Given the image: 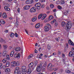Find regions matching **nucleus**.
I'll return each mask as SVG.
<instances>
[{
  "mask_svg": "<svg viewBox=\"0 0 74 74\" xmlns=\"http://www.w3.org/2000/svg\"><path fill=\"white\" fill-rule=\"evenodd\" d=\"M20 50H21V48L19 47H17L15 48V51L16 52L20 51Z\"/></svg>",
  "mask_w": 74,
  "mask_h": 74,
  "instance_id": "19",
  "label": "nucleus"
},
{
  "mask_svg": "<svg viewBox=\"0 0 74 74\" xmlns=\"http://www.w3.org/2000/svg\"><path fill=\"white\" fill-rule=\"evenodd\" d=\"M34 65V63L33 62H31L28 65V67L29 69H31L33 71L34 67H33V65Z\"/></svg>",
  "mask_w": 74,
  "mask_h": 74,
  "instance_id": "7",
  "label": "nucleus"
},
{
  "mask_svg": "<svg viewBox=\"0 0 74 74\" xmlns=\"http://www.w3.org/2000/svg\"><path fill=\"white\" fill-rule=\"evenodd\" d=\"M61 4H64L65 2L64 1V0H61Z\"/></svg>",
  "mask_w": 74,
  "mask_h": 74,
  "instance_id": "42",
  "label": "nucleus"
},
{
  "mask_svg": "<svg viewBox=\"0 0 74 74\" xmlns=\"http://www.w3.org/2000/svg\"><path fill=\"white\" fill-rule=\"evenodd\" d=\"M33 56V55L32 54H30L28 58V59H30L31 58H32Z\"/></svg>",
  "mask_w": 74,
  "mask_h": 74,
  "instance_id": "35",
  "label": "nucleus"
},
{
  "mask_svg": "<svg viewBox=\"0 0 74 74\" xmlns=\"http://www.w3.org/2000/svg\"><path fill=\"white\" fill-rule=\"evenodd\" d=\"M5 73H10V72L11 71L10 70V69L9 68H7L5 70Z\"/></svg>",
  "mask_w": 74,
  "mask_h": 74,
  "instance_id": "21",
  "label": "nucleus"
},
{
  "mask_svg": "<svg viewBox=\"0 0 74 74\" xmlns=\"http://www.w3.org/2000/svg\"><path fill=\"white\" fill-rule=\"evenodd\" d=\"M54 25L55 26L57 27V26H58V22L56 21L55 22Z\"/></svg>",
  "mask_w": 74,
  "mask_h": 74,
  "instance_id": "41",
  "label": "nucleus"
},
{
  "mask_svg": "<svg viewBox=\"0 0 74 74\" xmlns=\"http://www.w3.org/2000/svg\"><path fill=\"white\" fill-rule=\"evenodd\" d=\"M16 22L15 23V26L16 27L18 26V21H17V19H16Z\"/></svg>",
  "mask_w": 74,
  "mask_h": 74,
  "instance_id": "43",
  "label": "nucleus"
},
{
  "mask_svg": "<svg viewBox=\"0 0 74 74\" xmlns=\"http://www.w3.org/2000/svg\"><path fill=\"white\" fill-rule=\"evenodd\" d=\"M53 55H56V53H53L52 54Z\"/></svg>",
  "mask_w": 74,
  "mask_h": 74,
  "instance_id": "63",
  "label": "nucleus"
},
{
  "mask_svg": "<svg viewBox=\"0 0 74 74\" xmlns=\"http://www.w3.org/2000/svg\"><path fill=\"white\" fill-rule=\"evenodd\" d=\"M40 27V23H39L35 25V27L36 29H38Z\"/></svg>",
  "mask_w": 74,
  "mask_h": 74,
  "instance_id": "20",
  "label": "nucleus"
},
{
  "mask_svg": "<svg viewBox=\"0 0 74 74\" xmlns=\"http://www.w3.org/2000/svg\"><path fill=\"white\" fill-rule=\"evenodd\" d=\"M3 67V64L2 63H1L0 64V69H1Z\"/></svg>",
  "mask_w": 74,
  "mask_h": 74,
  "instance_id": "46",
  "label": "nucleus"
},
{
  "mask_svg": "<svg viewBox=\"0 0 74 74\" xmlns=\"http://www.w3.org/2000/svg\"><path fill=\"white\" fill-rule=\"evenodd\" d=\"M14 36H15V34L13 33H11L10 34V37L13 38L14 37Z\"/></svg>",
  "mask_w": 74,
  "mask_h": 74,
  "instance_id": "27",
  "label": "nucleus"
},
{
  "mask_svg": "<svg viewBox=\"0 0 74 74\" xmlns=\"http://www.w3.org/2000/svg\"><path fill=\"white\" fill-rule=\"evenodd\" d=\"M66 23V26L65 27L66 29V30H70L73 26V23L71 21H69Z\"/></svg>",
  "mask_w": 74,
  "mask_h": 74,
  "instance_id": "1",
  "label": "nucleus"
},
{
  "mask_svg": "<svg viewBox=\"0 0 74 74\" xmlns=\"http://www.w3.org/2000/svg\"><path fill=\"white\" fill-rule=\"evenodd\" d=\"M58 69H59L58 68H53V70H54V71H56L57 70H58Z\"/></svg>",
  "mask_w": 74,
  "mask_h": 74,
  "instance_id": "45",
  "label": "nucleus"
},
{
  "mask_svg": "<svg viewBox=\"0 0 74 74\" xmlns=\"http://www.w3.org/2000/svg\"><path fill=\"white\" fill-rule=\"evenodd\" d=\"M35 7L37 8V9H40V7H41V3H36L35 5Z\"/></svg>",
  "mask_w": 74,
  "mask_h": 74,
  "instance_id": "8",
  "label": "nucleus"
},
{
  "mask_svg": "<svg viewBox=\"0 0 74 74\" xmlns=\"http://www.w3.org/2000/svg\"><path fill=\"white\" fill-rule=\"evenodd\" d=\"M25 3L27 4H30V0H27L25 1Z\"/></svg>",
  "mask_w": 74,
  "mask_h": 74,
  "instance_id": "34",
  "label": "nucleus"
},
{
  "mask_svg": "<svg viewBox=\"0 0 74 74\" xmlns=\"http://www.w3.org/2000/svg\"><path fill=\"white\" fill-rule=\"evenodd\" d=\"M43 16V14H40L38 16V19H40L41 18V17Z\"/></svg>",
  "mask_w": 74,
  "mask_h": 74,
  "instance_id": "30",
  "label": "nucleus"
},
{
  "mask_svg": "<svg viewBox=\"0 0 74 74\" xmlns=\"http://www.w3.org/2000/svg\"><path fill=\"white\" fill-rule=\"evenodd\" d=\"M14 51H12L11 52V53L10 54V56L11 57H12L13 56V55L14 54Z\"/></svg>",
  "mask_w": 74,
  "mask_h": 74,
  "instance_id": "22",
  "label": "nucleus"
},
{
  "mask_svg": "<svg viewBox=\"0 0 74 74\" xmlns=\"http://www.w3.org/2000/svg\"><path fill=\"white\" fill-rule=\"evenodd\" d=\"M36 8L35 7L31 8L30 10V12H36Z\"/></svg>",
  "mask_w": 74,
  "mask_h": 74,
  "instance_id": "12",
  "label": "nucleus"
},
{
  "mask_svg": "<svg viewBox=\"0 0 74 74\" xmlns=\"http://www.w3.org/2000/svg\"><path fill=\"white\" fill-rule=\"evenodd\" d=\"M25 31L26 32V33H27V34H28V31H27V29H25Z\"/></svg>",
  "mask_w": 74,
  "mask_h": 74,
  "instance_id": "56",
  "label": "nucleus"
},
{
  "mask_svg": "<svg viewBox=\"0 0 74 74\" xmlns=\"http://www.w3.org/2000/svg\"><path fill=\"white\" fill-rule=\"evenodd\" d=\"M43 67L42 68V71H45V67L44 66V68Z\"/></svg>",
  "mask_w": 74,
  "mask_h": 74,
  "instance_id": "50",
  "label": "nucleus"
},
{
  "mask_svg": "<svg viewBox=\"0 0 74 74\" xmlns=\"http://www.w3.org/2000/svg\"><path fill=\"white\" fill-rule=\"evenodd\" d=\"M56 41H58V42H59V39H60V37H58V38H56Z\"/></svg>",
  "mask_w": 74,
  "mask_h": 74,
  "instance_id": "44",
  "label": "nucleus"
},
{
  "mask_svg": "<svg viewBox=\"0 0 74 74\" xmlns=\"http://www.w3.org/2000/svg\"><path fill=\"white\" fill-rule=\"evenodd\" d=\"M44 65H45V66H47V61L45 62V63L44 64Z\"/></svg>",
  "mask_w": 74,
  "mask_h": 74,
  "instance_id": "60",
  "label": "nucleus"
},
{
  "mask_svg": "<svg viewBox=\"0 0 74 74\" xmlns=\"http://www.w3.org/2000/svg\"><path fill=\"white\" fill-rule=\"evenodd\" d=\"M10 65V62H7L6 64V67H9V66Z\"/></svg>",
  "mask_w": 74,
  "mask_h": 74,
  "instance_id": "32",
  "label": "nucleus"
},
{
  "mask_svg": "<svg viewBox=\"0 0 74 74\" xmlns=\"http://www.w3.org/2000/svg\"><path fill=\"white\" fill-rule=\"evenodd\" d=\"M46 8L47 10H50V8H49V6H47Z\"/></svg>",
  "mask_w": 74,
  "mask_h": 74,
  "instance_id": "53",
  "label": "nucleus"
},
{
  "mask_svg": "<svg viewBox=\"0 0 74 74\" xmlns=\"http://www.w3.org/2000/svg\"><path fill=\"white\" fill-rule=\"evenodd\" d=\"M2 68L3 70H5L6 69V66L5 65H4L2 67Z\"/></svg>",
  "mask_w": 74,
  "mask_h": 74,
  "instance_id": "47",
  "label": "nucleus"
},
{
  "mask_svg": "<svg viewBox=\"0 0 74 74\" xmlns=\"http://www.w3.org/2000/svg\"><path fill=\"white\" fill-rule=\"evenodd\" d=\"M30 7V6L29 5H27L25 6L24 7V9L25 10H27L28 9H29V8Z\"/></svg>",
  "mask_w": 74,
  "mask_h": 74,
  "instance_id": "16",
  "label": "nucleus"
},
{
  "mask_svg": "<svg viewBox=\"0 0 74 74\" xmlns=\"http://www.w3.org/2000/svg\"><path fill=\"white\" fill-rule=\"evenodd\" d=\"M54 5L52 4H51L50 5V7L51 8H53L54 7Z\"/></svg>",
  "mask_w": 74,
  "mask_h": 74,
  "instance_id": "37",
  "label": "nucleus"
},
{
  "mask_svg": "<svg viewBox=\"0 0 74 74\" xmlns=\"http://www.w3.org/2000/svg\"><path fill=\"white\" fill-rule=\"evenodd\" d=\"M0 22L2 25H4L5 24V21L4 20H1L0 21Z\"/></svg>",
  "mask_w": 74,
  "mask_h": 74,
  "instance_id": "17",
  "label": "nucleus"
},
{
  "mask_svg": "<svg viewBox=\"0 0 74 74\" xmlns=\"http://www.w3.org/2000/svg\"><path fill=\"white\" fill-rule=\"evenodd\" d=\"M14 57L15 58H17L18 59H19L20 58V55H19V53H16L14 54Z\"/></svg>",
  "mask_w": 74,
  "mask_h": 74,
  "instance_id": "11",
  "label": "nucleus"
},
{
  "mask_svg": "<svg viewBox=\"0 0 74 74\" xmlns=\"http://www.w3.org/2000/svg\"><path fill=\"white\" fill-rule=\"evenodd\" d=\"M37 19V17L36 16H34L32 18V21L33 22H34L36 21Z\"/></svg>",
  "mask_w": 74,
  "mask_h": 74,
  "instance_id": "14",
  "label": "nucleus"
},
{
  "mask_svg": "<svg viewBox=\"0 0 74 74\" xmlns=\"http://www.w3.org/2000/svg\"><path fill=\"white\" fill-rule=\"evenodd\" d=\"M19 65V62H15V66H18Z\"/></svg>",
  "mask_w": 74,
  "mask_h": 74,
  "instance_id": "33",
  "label": "nucleus"
},
{
  "mask_svg": "<svg viewBox=\"0 0 74 74\" xmlns=\"http://www.w3.org/2000/svg\"><path fill=\"white\" fill-rule=\"evenodd\" d=\"M58 9H59L60 10H61L62 9V7L60 6H58Z\"/></svg>",
  "mask_w": 74,
  "mask_h": 74,
  "instance_id": "48",
  "label": "nucleus"
},
{
  "mask_svg": "<svg viewBox=\"0 0 74 74\" xmlns=\"http://www.w3.org/2000/svg\"><path fill=\"white\" fill-rule=\"evenodd\" d=\"M4 32H5V33H8V30H5L4 31Z\"/></svg>",
  "mask_w": 74,
  "mask_h": 74,
  "instance_id": "57",
  "label": "nucleus"
},
{
  "mask_svg": "<svg viewBox=\"0 0 74 74\" xmlns=\"http://www.w3.org/2000/svg\"><path fill=\"white\" fill-rule=\"evenodd\" d=\"M45 0H41V2H42V3L43 2H45Z\"/></svg>",
  "mask_w": 74,
  "mask_h": 74,
  "instance_id": "64",
  "label": "nucleus"
},
{
  "mask_svg": "<svg viewBox=\"0 0 74 74\" xmlns=\"http://www.w3.org/2000/svg\"><path fill=\"white\" fill-rule=\"evenodd\" d=\"M61 54V51H58V55H60Z\"/></svg>",
  "mask_w": 74,
  "mask_h": 74,
  "instance_id": "55",
  "label": "nucleus"
},
{
  "mask_svg": "<svg viewBox=\"0 0 74 74\" xmlns=\"http://www.w3.org/2000/svg\"><path fill=\"white\" fill-rule=\"evenodd\" d=\"M62 27H64L65 26H66V23L64 22H62Z\"/></svg>",
  "mask_w": 74,
  "mask_h": 74,
  "instance_id": "29",
  "label": "nucleus"
},
{
  "mask_svg": "<svg viewBox=\"0 0 74 74\" xmlns=\"http://www.w3.org/2000/svg\"><path fill=\"white\" fill-rule=\"evenodd\" d=\"M51 26L49 24H48L47 25L44 27V31L45 32H48L49 30L51 29Z\"/></svg>",
  "mask_w": 74,
  "mask_h": 74,
  "instance_id": "3",
  "label": "nucleus"
},
{
  "mask_svg": "<svg viewBox=\"0 0 74 74\" xmlns=\"http://www.w3.org/2000/svg\"><path fill=\"white\" fill-rule=\"evenodd\" d=\"M3 62L4 63H6V60H5L4 59H3Z\"/></svg>",
  "mask_w": 74,
  "mask_h": 74,
  "instance_id": "58",
  "label": "nucleus"
},
{
  "mask_svg": "<svg viewBox=\"0 0 74 74\" xmlns=\"http://www.w3.org/2000/svg\"><path fill=\"white\" fill-rule=\"evenodd\" d=\"M22 74H26L27 73V69L26 67L25 66H23L21 68Z\"/></svg>",
  "mask_w": 74,
  "mask_h": 74,
  "instance_id": "4",
  "label": "nucleus"
},
{
  "mask_svg": "<svg viewBox=\"0 0 74 74\" xmlns=\"http://www.w3.org/2000/svg\"><path fill=\"white\" fill-rule=\"evenodd\" d=\"M56 21V20L55 19H54L51 22V24H53V23L54 22H55Z\"/></svg>",
  "mask_w": 74,
  "mask_h": 74,
  "instance_id": "40",
  "label": "nucleus"
},
{
  "mask_svg": "<svg viewBox=\"0 0 74 74\" xmlns=\"http://www.w3.org/2000/svg\"><path fill=\"white\" fill-rule=\"evenodd\" d=\"M69 56L70 57H72V58L74 57V51L73 52L71 51H70L69 54Z\"/></svg>",
  "mask_w": 74,
  "mask_h": 74,
  "instance_id": "10",
  "label": "nucleus"
},
{
  "mask_svg": "<svg viewBox=\"0 0 74 74\" xmlns=\"http://www.w3.org/2000/svg\"><path fill=\"white\" fill-rule=\"evenodd\" d=\"M15 36L16 37H18V34L16 33H15Z\"/></svg>",
  "mask_w": 74,
  "mask_h": 74,
  "instance_id": "49",
  "label": "nucleus"
},
{
  "mask_svg": "<svg viewBox=\"0 0 74 74\" xmlns=\"http://www.w3.org/2000/svg\"><path fill=\"white\" fill-rule=\"evenodd\" d=\"M2 55L3 57H5L6 56V59L8 60H9L10 59V56L9 55L7 54V51L5 50L3 51L2 53Z\"/></svg>",
  "mask_w": 74,
  "mask_h": 74,
  "instance_id": "2",
  "label": "nucleus"
},
{
  "mask_svg": "<svg viewBox=\"0 0 74 74\" xmlns=\"http://www.w3.org/2000/svg\"><path fill=\"white\" fill-rule=\"evenodd\" d=\"M34 3V1L33 0H29L30 4H33Z\"/></svg>",
  "mask_w": 74,
  "mask_h": 74,
  "instance_id": "39",
  "label": "nucleus"
},
{
  "mask_svg": "<svg viewBox=\"0 0 74 74\" xmlns=\"http://www.w3.org/2000/svg\"><path fill=\"white\" fill-rule=\"evenodd\" d=\"M53 19V17L52 16V15H50L48 18L47 20L45 19L46 22H48V21H51V20H52V19Z\"/></svg>",
  "mask_w": 74,
  "mask_h": 74,
  "instance_id": "9",
  "label": "nucleus"
},
{
  "mask_svg": "<svg viewBox=\"0 0 74 74\" xmlns=\"http://www.w3.org/2000/svg\"><path fill=\"white\" fill-rule=\"evenodd\" d=\"M54 67V66H53V64H51L50 66V68H52V67Z\"/></svg>",
  "mask_w": 74,
  "mask_h": 74,
  "instance_id": "51",
  "label": "nucleus"
},
{
  "mask_svg": "<svg viewBox=\"0 0 74 74\" xmlns=\"http://www.w3.org/2000/svg\"><path fill=\"white\" fill-rule=\"evenodd\" d=\"M32 73V69L29 68L28 70L27 73L28 74H30Z\"/></svg>",
  "mask_w": 74,
  "mask_h": 74,
  "instance_id": "24",
  "label": "nucleus"
},
{
  "mask_svg": "<svg viewBox=\"0 0 74 74\" xmlns=\"http://www.w3.org/2000/svg\"><path fill=\"white\" fill-rule=\"evenodd\" d=\"M64 56H65V55H64V53H62V57L63 58H64Z\"/></svg>",
  "mask_w": 74,
  "mask_h": 74,
  "instance_id": "54",
  "label": "nucleus"
},
{
  "mask_svg": "<svg viewBox=\"0 0 74 74\" xmlns=\"http://www.w3.org/2000/svg\"><path fill=\"white\" fill-rule=\"evenodd\" d=\"M14 74H21V71L19 70V67H17L16 68Z\"/></svg>",
  "mask_w": 74,
  "mask_h": 74,
  "instance_id": "5",
  "label": "nucleus"
},
{
  "mask_svg": "<svg viewBox=\"0 0 74 74\" xmlns=\"http://www.w3.org/2000/svg\"><path fill=\"white\" fill-rule=\"evenodd\" d=\"M17 12H20V9L19 8H18Z\"/></svg>",
  "mask_w": 74,
  "mask_h": 74,
  "instance_id": "59",
  "label": "nucleus"
},
{
  "mask_svg": "<svg viewBox=\"0 0 74 74\" xmlns=\"http://www.w3.org/2000/svg\"><path fill=\"white\" fill-rule=\"evenodd\" d=\"M4 8L6 11H10V9L8 8L7 6H6Z\"/></svg>",
  "mask_w": 74,
  "mask_h": 74,
  "instance_id": "31",
  "label": "nucleus"
},
{
  "mask_svg": "<svg viewBox=\"0 0 74 74\" xmlns=\"http://www.w3.org/2000/svg\"><path fill=\"white\" fill-rule=\"evenodd\" d=\"M68 43L70 44V45H72V46H74V44L73 43V42H72L71 40H68Z\"/></svg>",
  "mask_w": 74,
  "mask_h": 74,
  "instance_id": "13",
  "label": "nucleus"
},
{
  "mask_svg": "<svg viewBox=\"0 0 74 74\" xmlns=\"http://www.w3.org/2000/svg\"><path fill=\"white\" fill-rule=\"evenodd\" d=\"M42 18V20H43L44 19H45V18H46L47 16V14H43Z\"/></svg>",
  "mask_w": 74,
  "mask_h": 74,
  "instance_id": "23",
  "label": "nucleus"
},
{
  "mask_svg": "<svg viewBox=\"0 0 74 74\" xmlns=\"http://www.w3.org/2000/svg\"><path fill=\"white\" fill-rule=\"evenodd\" d=\"M38 64V61L36 60L35 61V62L34 63V66H36V65H37V64Z\"/></svg>",
  "mask_w": 74,
  "mask_h": 74,
  "instance_id": "36",
  "label": "nucleus"
},
{
  "mask_svg": "<svg viewBox=\"0 0 74 74\" xmlns=\"http://www.w3.org/2000/svg\"><path fill=\"white\" fill-rule=\"evenodd\" d=\"M44 5H42L41 7H42V8H44Z\"/></svg>",
  "mask_w": 74,
  "mask_h": 74,
  "instance_id": "61",
  "label": "nucleus"
},
{
  "mask_svg": "<svg viewBox=\"0 0 74 74\" xmlns=\"http://www.w3.org/2000/svg\"><path fill=\"white\" fill-rule=\"evenodd\" d=\"M51 45H49V44L47 46V48L49 50L50 49H51Z\"/></svg>",
  "mask_w": 74,
  "mask_h": 74,
  "instance_id": "38",
  "label": "nucleus"
},
{
  "mask_svg": "<svg viewBox=\"0 0 74 74\" xmlns=\"http://www.w3.org/2000/svg\"><path fill=\"white\" fill-rule=\"evenodd\" d=\"M53 70V68H51L50 69V71H52Z\"/></svg>",
  "mask_w": 74,
  "mask_h": 74,
  "instance_id": "52",
  "label": "nucleus"
},
{
  "mask_svg": "<svg viewBox=\"0 0 74 74\" xmlns=\"http://www.w3.org/2000/svg\"><path fill=\"white\" fill-rule=\"evenodd\" d=\"M42 65V64H39L38 65V66L36 67V71L38 72H40L41 71V67Z\"/></svg>",
  "mask_w": 74,
  "mask_h": 74,
  "instance_id": "6",
  "label": "nucleus"
},
{
  "mask_svg": "<svg viewBox=\"0 0 74 74\" xmlns=\"http://www.w3.org/2000/svg\"><path fill=\"white\" fill-rule=\"evenodd\" d=\"M65 73H69V74H70V73H71V71H70V70H66L65 71Z\"/></svg>",
  "mask_w": 74,
  "mask_h": 74,
  "instance_id": "28",
  "label": "nucleus"
},
{
  "mask_svg": "<svg viewBox=\"0 0 74 74\" xmlns=\"http://www.w3.org/2000/svg\"><path fill=\"white\" fill-rule=\"evenodd\" d=\"M0 42H5V40L2 38H0Z\"/></svg>",
  "mask_w": 74,
  "mask_h": 74,
  "instance_id": "25",
  "label": "nucleus"
},
{
  "mask_svg": "<svg viewBox=\"0 0 74 74\" xmlns=\"http://www.w3.org/2000/svg\"><path fill=\"white\" fill-rule=\"evenodd\" d=\"M11 65L12 67H15V61H13L11 62Z\"/></svg>",
  "mask_w": 74,
  "mask_h": 74,
  "instance_id": "15",
  "label": "nucleus"
},
{
  "mask_svg": "<svg viewBox=\"0 0 74 74\" xmlns=\"http://www.w3.org/2000/svg\"><path fill=\"white\" fill-rule=\"evenodd\" d=\"M3 49H5V50H6V49H7V47H8L7 46V45H3Z\"/></svg>",
  "mask_w": 74,
  "mask_h": 74,
  "instance_id": "26",
  "label": "nucleus"
},
{
  "mask_svg": "<svg viewBox=\"0 0 74 74\" xmlns=\"http://www.w3.org/2000/svg\"><path fill=\"white\" fill-rule=\"evenodd\" d=\"M48 55H44L45 58H47V57H48Z\"/></svg>",
  "mask_w": 74,
  "mask_h": 74,
  "instance_id": "62",
  "label": "nucleus"
},
{
  "mask_svg": "<svg viewBox=\"0 0 74 74\" xmlns=\"http://www.w3.org/2000/svg\"><path fill=\"white\" fill-rule=\"evenodd\" d=\"M2 16L3 18H7V14H6V13H3L2 14Z\"/></svg>",
  "mask_w": 74,
  "mask_h": 74,
  "instance_id": "18",
  "label": "nucleus"
}]
</instances>
